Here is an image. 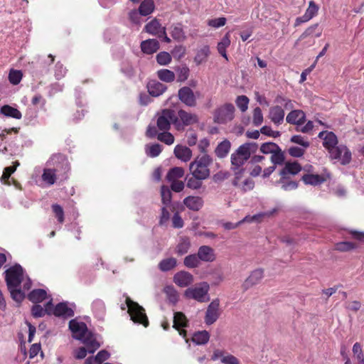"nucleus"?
Wrapping results in <instances>:
<instances>
[{
    "label": "nucleus",
    "mask_w": 364,
    "mask_h": 364,
    "mask_svg": "<svg viewBox=\"0 0 364 364\" xmlns=\"http://www.w3.org/2000/svg\"><path fill=\"white\" fill-rule=\"evenodd\" d=\"M69 328L73 333L75 339L82 341V343H87L92 348L90 352H95L100 346L94 336L88 331L87 327L84 322L77 321L72 319L69 322Z\"/></svg>",
    "instance_id": "f257e3e1"
},
{
    "label": "nucleus",
    "mask_w": 364,
    "mask_h": 364,
    "mask_svg": "<svg viewBox=\"0 0 364 364\" xmlns=\"http://www.w3.org/2000/svg\"><path fill=\"white\" fill-rule=\"evenodd\" d=\"M213 163V159L208 154H201L195 158L189 165L191 175L208 178L210 175V166Z\"/></svg>",
    "instance_id": "f03ea898"
},
{
    "label": "nucleus",
    "mask_w": 364,
    "mask_h": 364,
    "mask_svg": "<svg viewBox=\"0 0 364 364\" xmlns=\"http://www.w3.org/2000/svg\"><path fill=\"white\" fill-rule=\"evenodd\" d=\"M258 149L255 142H247L240 146L231 155V163L235 168L241 167Z\"/></svg>",
    "instance_id": "7ed1b4c3"
},
{
    "label": "nucleus",
    "mask_w": 364,
    "mask_h": 364,
    "mask_svg": "<svg viewBox=\"0 0 364 364\" xmlns=\"http://www.w3.org/2000/svg\"><path fill=\"white\" fill-rule=\"evenodd\" d=\"M49 164L53 165V168H51L55 171L60 181H64L68 179L70 168V164L64 155H53L50 158Z\"/></svg>",
    "instance_id": "20e7f679"
},
{
    "label": "nucleus",
    "mask_w": 364,
    "mask_h": 364,
    "mask_svg": "<svg viewBox=\"0 0 364 364\" xmlns=\"http://www.w3.org/2000/svg\"><path fill=\"white\" fill-rule=\"evenodd\" d=\"M125 301L131 320L135 323L142 324L144 327H147L149 326V320L145 314L144 309L128 296L126 297Z\"/></svg>",
    "instance_id": "39448f33"
},
{
    "label": "nucleus",
    "mask_w": 364,
    "mask_h": 364,
    "mask_svg": "<svg viewBox=\"0 0 364 364\" xmlns=\"http://www.w3.org/2000/svg\"><path fill=\"white\" fill-rule=\"evenodd\" d=\"M171 124H173L177 129H180L181 127L174 110L170 109H163L157 118V128L161 131H168Z\"/></svg>",
    "instance_id": "423d86ee"
},
{
    "label": "nucleus",
    "mask_w": 364,
    "mask_h": 364,
    "mask_svg": "<svg viewBox=\"0 0 364 364\" xmlns=\"http://www.w3.org/2000/svg\"><path fill=\"white\" fill-rule=\"evenodd\" d=\"M209 284L205 282H203L194 287L188 288L184 292V296L188 299H192L203 303L209 301Z\"/></svg>",
    "instance_id": "0eeeda50"
},
{
    "label": "nucleus",
    "mask_w": 364,
    "mask_h": 364,
    "mask_svg": "<svg viewBox=\"0 0 364 364\" xmlns=\"http://www.w3.org/2000/svg\"><path fill=\"white\" fill-rule=\"evenodd\" d=\"M5 280L8 289L19 287L21 283L24 280L23 269L20 264H15L5 272Z\"/></svg>",
    "instance_id": "6e6552de"
},
{
    "label": "nucleus",
    "mask_w": 364,
    "mask_h": 364,
    "mask_svg": "<svg viewBox=\"0 0 364 364\" xmlns=\"http://www.w3.org/2000/svg\"><path fill=\"white\" fill-rule=\"evenodd\" d=\"M235 107L231 103H226L217 109L214 113V121L218 124H225L233 119L235 117Z\"/></svg>",
    "instance_id": "1a4fd4ad"
},
{
    "label": "nucleus",
    "mask_w": 364,
    "mask_h": 364,
    "mask_svg": "<svg viewBox=\"0 0 364 364\" xmlns=\"http://www.w3.org/2000/svg\"><path fill=\"white\" fill-rule=\"evenodd\" d=\"M10 131H0V154L8 156H14L16 154L17 147L14 141L9 136Z\"/></svg>",
    "instance_id": "9d476101"
},
{
    "label": "nucleus",
    "mask_w": 364,
    "mask_h": 364,
    "mask_svg": "<svg viewBox=\"0 0 364 364\" xmlns=\"http://www.w3.org/2000/svg\"><path fill=\"white\" fill-rule=\"evenodd\" d=\"M200 95L199 92H194L188 86L181 87L178 91L179 100L188 107H193L197 104V96Z\"/></svg>",
    "instance_id": "9b49d317"
},
{
    "label": "nucleus",
    "mask_w": 364,
    "mask_h": 364,
    "mask_svg": "<svg viewBox=\"0 0 364 364\" xmlns=\"http://www.w3.org/2000/svg\"><path fill=\"white\" fill-rule=\"evenodd\" d=\"M220 314V300L215 299L207 307L204 317L205 324L210 326L214 323L219 318Z\"/></svg>",
    "instance_id": "f8f14e48"
},
{
    "label": "nucleus",
    "mask_w": 364,
    "mask_h": 364,
    "mask_svg": "<svg viewBox=\"0 0 364 364\" xmlns=\"http://www.w3.org/2000/svg\"><path fill=\"white\" fill-rule=\"evenodd\" d=\"M328 153L332 159L340 161L342 165H347L351 161V152L345 145L337 146Z\"/></svg>",
    "instance_id": "ddd939ff"
},
{
    "label": "nucleus",
    "mask_w": 364,
    "mask_h": 364,
    "mask_svg": "<svg viewBox=\"0 0 364 364\" xmlns=\"http://www.w3.org/2000/svg\"><path fill=\"white\" fill-rule=\"evenodd\" d=\"M264 277V270L261 268L253 270L249 277L245 280L242 287L244 291L258 284Z\"/></svg>",
    "instance_id": "4468645a"
},
{
    "label": "nucleus",
    "mask_w": 364,
    "mask_h": 364,
    "mask_svg": "<svg viewBox=\"0 0 364 364\" xmlns=\"http://www.w3.org/2000/svg\"><path fill=\"white\" fill-rule=\"evenodd\" d=\"M285 116L284 109L279 105H274L269 108L268 117L272 123L279 126L284 122Z\"/></svg>",
    "instance_id": "2eb2a0df"
},
{
    "label": "nucleus",
    "mask_w": 364,
    "mask_h": 364,
    "mask_svg": "<svg viewBox=\"0 0 364 364\" xmlns=\"http://www.w3.org/2000/svg\"><path fill=\"white\" fill-rule=\"evenodd\" d=\"M213 360L220 359L223 364H240V360L234 355L225 353L223 350H215L211 357Z\"/></svg>",
    "instance_id": "dca6fc26"
},
{
    "label": "nucleus",
    "mask_w": 364,
    "mask_h": 364,
    "mask_svg": "<svg viewBox=\"0 0 364 364\" xmlns=\"http://www.w3.org/2000/svg\"><path fill=\"white\" fill-rule=\"evenodd\" d=\"M318 137L323 139V145L328 151L337 146L338 139L336 135L332 132H321Z\"/></svg>",
    "instance_id": "f3484780"
},
{
    "label": "nucleus",
    "mask_w": 364,
    "mask_h": 364,
    "mask_svg": "<svg viewBox=\"0 0 364 364\" xmlns=\"http://www.w3.org/2000/svg\"><path fill=\"white\" fill-rule=\"evenodd\" d=\"M200 261L213 262L216 259V255L213 248L208 245H202L198 250L197 253Z\"/></svg>",
    "instance_id": "a211bd4d"
},
{
    "label": "nucleus",
    "mask_w": 364,
    "mask_h": 364,
    "mask_svg": "<svg viewBox=\"0 0 364 364\" xmlns=\"http://www.w3.org/2000/svg\"><path fill=\"white\" fill-rule=\"evenodd\" d=\"M174 283L180 287H186L193 282V276L186 271H180L173 276Z\"/></svg>",
    "instance_id": "6ab92c4d"
},
{
    "label": "nucleus",
    "mask_w": 364,
    "mask_h": 364,
    "mask_svg": "<svg viewBox=\"0 0 364 364\" xmlns=\"http://www.w3.org/2000/svg\"><path fill=\"white\" fill-rule=\"evenodd\" d=\"M305 120L306 114L300 109L291 110L286 117V121L291 124L301 125Z\"/></svg>",
    "instance_id": "aec40b11"
},
{
    "label": "nucleus",
    "mask_w": 364,
    "mask_h": 364,
    "mask_svg": "<svg viewBox=\"0 0 364 364\" xmlns=\"http://www.w3.org/2000/svg\"><path fill=\"white\" fill-rule=\"evenodd\" d=\"M52 314L58 317L69 318L73 316L74 311L67 303L62 302L57 304L55 308L52 306Z\"/></svg>",
    "instance_id": "412c9836"
},
{
    "label": "nucleus",
    "mask_w": 364,
    "mask_h": 364,
    "mask_svg": "<svg viewBox=\"0 0 364 364\" xmlns=\"http://www.w3.org/2000/svg\"><path fill=\"white\" fill-rule=\"evenodd\" d=\"M322 29L318 26V24H313L309 26L300 36V40H304L309 38L308 42L314 43L315 38L319 37L321 35Z\"/></svg>",
    "instance_id": "4be33fe9"
},
{
    "label": "nucleus",
    "mask_w": 364,
    "mask_h": 364,
    "mask_svg": "<svg viewBox=\"0 0 364 364\" xmlns=\"http://www.w3.org/2000/svg\"><path fill=\"white\" fill-rule=\"evenodd\" d=\"M183 204L193 211H198L203 205V200L199 196H189L183 199Z\"/></svg>",
    "instance_id": "5701e85b"
},
{
    "label": "nucleus",
    "mask_w": 364,
    "mask_h": 364,
    "mask_svg": "<svg viewBox=\"0 0 364 364\" xmlns=\"http://www.w3.org/2000/svg\"><path fill=\"white\" fill-rule=\"evenodd\" d=\"M318 10V5L314 1H310L304 15L301 17H297L295 23H306L309 21L317 14Z\"/></svg>",
    "instance_id": "b1692460"
},
{
    "label": "nucleus",
    "mask_w": 364,
    "mask_h": 364,
    "mask_svg": "<svg viewBox=\"0 0 364 364\" xmlns=\"http://www.w3.org/2000/svg\"><path fill=\"white\" fill-rule=\"evenodd\" d=\"M147 89L149 95L153 97H159L166 90L167 87L165 85L160 82L152 80L148 83Z\"/></svg>",
    "instance_id": "393cba45"
},
{
    "label": "nucleus",
    "mask_w": 364,
    "mask_h": 364,
    "mask_svg": "<svg viewBox=\"0 0 364 364\" xmlns=\"http://www.w3.org/2000/svg\"><path fill=\"white\" fill-rule=\"evenodd\" d=\"M301 170L300 164L297 162H287L281 170L279 174L282 178H287V175H296Z\"/></svg>",
    "instance_id": "a878e982"
},
{
    "label": "nucleus",
    "mask_w": 364,
    "mask_h": 364,
    "mask_svg": "<svg viewBox=\"0 0 364 364\" xmlns=\"http://www.w3.org/2000/svg\"><path fill=\"white\" fill-rule=\"evenodd\" d=\"M31 312L35 318L43 317L46 314H52V301H48L44 309L41 305H34L31 309Z\"/></svg>",
    "instance_id": "bb28decb"
},
{
    "label": "nucleus",
    "mask_w": 364,
    "mask_h": 364,
    "mask_svg": "<svg viewBox=\"0 0 364 364\" xmlns=\"http://www.w3.org/2000/svg\"><path fill=\"white\" fill-rule=\"evenodd\" d=\"M178 116L181 120L183 126H188L197 123L198 121L196 114L188 112L183 109L178 110Z\"/></svg>",
    "instance_id": "cd10ccee"
},
{
    "label": "nucleus",
    "mask_w": 364,
    "mask_h": 364,
    "mask_svg": "<svg viewBox=\"0 0 364 364\" xmlns=\"http://www.w3.org/2000/svg\"><path fill=\"white\" fill-rule=\"evenodd\" d=\"M174 154L178 159L186 162L191 159L192 151L187 146L177 145L174 149Z\"/></svg>",
    "instance_id": "c85d7f7f"
},
{
    "label": "nucleus",
    "mask_w": 364,
    "mask_h": 364,
    "mask_svg": "<svg viewBox=\"0 0 364 364\" xmlns=\"http://www.w3.org/2000/svg\"><path fill=\"white\" fill-rule=\"evenodd\" d=\"M141 50L146 54H152L159 48V43L157 40L149 39L141 43Z\"/></svg>",
    "instance_id": "c756f323"
},
{
    "label": "nucleus",
    "mask_w": 364,
    "mask_h": 364,
    "mask_svg": "<svg viewBox=\"0 0 364 364\" xmlns=\"http://www.w3.org/2000/svg\"><path fill=\"white\" fill-rule=\"evenodd\" d=\"M92 309L95 317L99 320H102L105 316L106 308L103 301L96 299L92 302Z\"/></svg>",
    "instance_id": "7c9ffc66"
},
{
    "label": "nucleus",
    "mask_w": 364,
    "mask_h": 364,
    "mask_svg": "<svg viewBox=\"0 0 364 364\" xmlns=\"http://www.w3.org/2000/svg\"><path fill=\"white\" fill-rule=\"evenodd\" d=\"M28 298L31 302L38 304L47 298V292L42 289H33L28 294Z\"/></svg>",
    "instance_id": "2f4dec72"
},
{
    "label": "nucleus",
    "mask_w": 364,
    "mask_h": 364,
    "mask_svg": "<svg viewBox=\"0 0 364 364\" xmlns=\"http://www.w3.org/2000/svg\"><path fill=\"white\" fill-rule=\"evenodd\" d=\"M230 45V39L229 33H227L225 36L220 40V41L218 43L217 49L218 53L226 60H228V55L226 53V49Z\"/></svg>",
    "instance_id": "473e14b6"
},
{
    "label": "nucleus",
    "mask_w": 364,
    "mask_h": 364,
    "mask_svg": "<svg viewBox=\"0 0 364 364\" xmlns=\"http://www.w3.org/2000/svg\"><path fill=\"white\" fill-rule=\"evenodd\" d=\"M205 179L206 178L203 177H198V176L196 175H191V176H187L186 178V186L192 190H198L201 188L202 181Z\"/></svg>",
    "instance_id": "72a5a7b5"
},
{
    "label": "nucleus",
    "mask_w": 364,
    "mask_h": 364,
    "mask_svg": "<svg viewBox=\"0 0 364 364\" xmlns=\"http://www.w3.org/2000/svg\"><path fill=\"white\" fill-rule=\"evenodd\" d=\"M210 55V48L208 46H203L198 50L196 55L194 58V61L196 65H200L205 63Z\"/></svg>",
    "instance_id": "f704fd0d"
},
{
    "label": "nucleus",
    "mask_w": 364,
    "mask_h": 364,
    "mask_svg": "<svg viewBox=\"0 0 364 364\" xmlns=\"http://www.w3.org/2000/svg\"><path fill=\"white\" fill-rule=\"evenodd\" d=\"M305 184L317 186L323 183L326 179L323 176L318 174H305L302 177Z\"/></svg>",
    "instance_id": "c9c22d12"
},
{
    "label": "nucleus",
    "mask_w": 364,
    "mask_h": 364,
    "mask_svg": "<svg viewBox=\"0 0 364 364\" xmlns=\"http://www.w3.org/2000/svg\"><path fill=\"white\" fill-rule=\"evenodd\" d=\"M154 9V0H144L139 6V12L141 16H146L149 15Z\"/></svg>",
    "instance_id": "e433bc0d"
},
{
    "label": "nucleus",
    "mask_w": 364,
    "mask_h": 364,
    "mask_svg": "<svg viewBox=\"0 0 364 364\" xmlns=\"http://www.w3.org/2000/svg\"><path fill=\"white\" fill-rule=\"evenodd\" d=\"M232 184L235 186L239 187L244 192L251 191L255 187V182L251 178H247L240 183L239 181L238 176L235 177V179L234 180Z\"/></svg>",
    "instance_id": "4c0bfd02"
},
{
    "label": "nucleus",
    "mask_w": 364,
    "mask_h": 364,
    "mask_svg": "<svg viewBox=\"0 0 364 364\" xmlns=\"http://www.w3.org/2000/svg\"><path fill=\"white\" fill-rule=\"evenodd\" d=\"M277 211L276 208H274L271 211H267L264 213H258L256 215H254L252 216L247 215L245 216L242 220H240L239 223H240V225L244 223H252L254 221H259L261 218L264 217H269L273 213H274Z\"/></svg>",
    "instance_id": "58836bf2"
},
{
    "label": "nucleus",
    "mask_w": 364,
    "mask_h": 364,
    "mask_svg": "<svg viewBox=\"0 0 364 364\" xmlns=\"http://www.w3.org/2000/svg\"><path fill=\"white\" fill-rule=\"evenodd\" d=\"M191 247V241L188 237H181L178 244L176 246V251L178 255L186 254Z\"/></svg>",
    "instance_id": "ea45409f"
},
{
    "label": "nucleus",
    "mask_w": 364,
    "mask_h": 364,
    "mask_svg": "<svg viewBox=\"0 0 364 364\" xmlns=\"http://www.w3.org/2000/svg\"><path fill=\"white\" fill-rule=\"evenodd\" d=\"M230 142L228 140H224L220 142L216 147L215 152L218 157H225L230 149Z\"/></svg>",
    "instance_id": "a19ab883"
},
{
    "label": "nucleus",
    "mask_w": 364,
    "mask_h": 364,
    "mask_svg": "<svg viewBox=\"0 0 364 364\" xmlns=\"http://www.w3.org/2000/svg\"><path fill=\"white\" fill-rule=\"evenodd\" d=\"M188 326V320L182 312H175L173 316V328L178 330Z\"/></svg>",
    "instance_id": "79ce46f5"
},
{
    "label": "nucleus",
    "mask_w": 364,
    "mask_h": 364,
    "mask_svg": "<svg viewBox=\"0 0 364 364\" xmlns=\"http://www.w3.org/2000/svg\"><path fill=\"white\" fill-rule=\"evenodd\" d=\"M177 260L174 257L162 259L159 264V268L162 272H168L176 267Z\"/></svg>",
    "instance_id": "37998d69"
},
{
    "label": "nucleus",
    "mask_w": 364,
    "mask_h": 364,
    "mask_svg": "<svg viewBox=\"0 0 364 364\" xmlns=\"http://www.w3.org/2000/svg\"><path fill=\"white\" fill-rule=\"evenodd\" d=\"M41 177L42 180L48 186L53 185L58 179L55 171L51 168H45Z\"/></svg>",
    "instance_id": "c03bdc74"
},
{
    "label": "nucleus",
    "mask_w": 364,
    "mask_h": 364,
    "mask_svg": "<svg viewBox=\"0 0 364 364\" xmlns=\"http://www.w3.org/2000/svg\"><path fill=\"white\" fill-rule=\"evenodd\" d=\"M157 76L161 81L165 82H172L176 77L175 73L168 69H161L158 70Z\"/></svg>",
    "instance_id": "a18cd8bd"
},
{
    "label": "nucleus",
    "mask_w": 364,
    "mask_h": 364,
    "mask_svg": "<svg viewBox=\"0 0 364 364\" xmlns=\"http://www.w3.org/2000/svg\"><path fill=\"white\" fill-rule=\"evenodd\" d=\"M209 338V333L207 331H202L193 334V341L198 345H204L208 342Z\"/></svg>",
    "instance_id": "49530a36"
},
{
    "label": "nucleus",
    "mask_w": 364,
    "mask_h": 364,
    "mask_svg": "<svg viewBox=\"0 0 364 364\" xmlns=\"http://www.w3.org/2000/svg\"><path fill=\"white\" fill-rule=\"evenodd\" d=\"M1 113L6 117H11L15 119H21L22 115L19 110L9 105H4L1 109Z\"/></svg>",
    "instance_id": "de8ad7c7"
},
{
    "label": "nucleus",
    "mask_w": 364,
    "mask_h": 364,
    "mask_svg": "<svg viewBox=\"0 0 364 364\" xmlns=\"http://www.w3.org/2000/svg\"><path fill=\"white\" fill-rule=\"evenodd\" d=\"M162 151V147L159 144H146L145 146L146 154L151 158L158 156Z\"/></svg>",
    "instance_id": "09e8293b"
},
{
    "label": "nucleus",
    "mask_w": 364,
    "mask_h": 364,
    "mask_svg": "<svg viewBox=\"0 0 364 364\" xmlns=\"http://www.w3.org/2000/svg\"><path fill=\"white\" fill-rule=\"evenodd\" d=\"M183 264L186 267L192 269L199 267L200 261L197 254H191L184 258Z\"/></svg>",
    "instance_id": "8fccbe9b"
},
{
    "label": "nucleus",
    "mask_w": 364,
    "mask_h": 364,
    "mask_svg": "<svg viewBox=\"0 0 364 364\" xmlns=\"http://www.w3.org/2000/svg\"><path fill=\"white\" fill-rule=\"evenodd\" d=\"M145 30L148 33L161 37V35H165L166 28L162 24H146Z\"/></svg>",
    "instance_id": "3c124183"
},
{
    "label": "nucleus",
    "mask_w": 364,
    "mask_h": 364,
    "mask_svg": "<svg viewBox=\"0 0 364 364\" xmlns=\"http://www.w3.org/2000/svg\"><path fill=\"white\" fill-rule=\"evenodd\" d=\"M270 161L273 164V166H275V167H277V166H282L284 164L285 156L281 148H279L273 154H272Z\"/></svg>",
    "instance_id": "603ef678"
},
{
    "label": "nucleus",
    "mask_w": 364,
    "mask_h": 364,
    "mask_svg": "<svg viewBox=\"0 0 364 364\" xmlns=\"http://www.w3.org/2000/svg\"><path fill=\"white\" fill-rule=\"evenodd\" d=\"M184 175V169L181 167H174L169 170L166 175V179L168 181H176L182 178Z\"/></svg>",
    "instance_id": "864d4df0"
},
{
    "label": "nucleus",
    "mask_w": 364,
    "mask_h": 364,
    "mask_svg": "<svg viewBox=\"0 0 364 364\" xmlns=\"http://www.w3.org/2000/svg\"><path fill=\"white\" fill-rule=\"evenodd\" d=\"M280 147L274 142H265L260 146V151L264 154H273Z\"/></svg>",
    "instance_id": "5fc2aeb1"
},
{
    "label": "nucleus",
    "mask_w": 364,
    "mask_h": 364,
    "mask_svg": "<svg viewBox=\"0 0 364 364\" xmlns=\"http://www.w3.org/2000/svg\"><path fill=\"white\" fill-rule=\"evenodd\" d=\"M176 72L177 73V81L183 82L188 78L190 70L187 66H181L177 67Z\"/></svg>",
    "instance_id": "6e6d98bb"
},
{
    "label": "nucleus",
    "mask_w": 364,
    "mask_h": 364,
    "mask_svg": "<svg viewBox=\"0 0 364 364\" xmlns=\"http://www.w3.org/2000/svg\"><path fill=\"white\" fill-rule=\"evenodd\" d=\"M164 292L171 303L176 304L178 301V294L173 286L166 287L164 288Z\"/></svg>",
    "instance_id": "4d7b16f0"
},
{
    "label": "nucleus",
    "mask_w": 364,
    "mask_h": 364,
    "mask_svg": "<svg viewBox=\"0 0 364 364\" xmlns=\"http://www.w3.org/2000/svg\"><path fill=\"white\" fill-rule=\"evenodd\" d=\"M10 291L11 298L16 302H21L25 298V293L19 287H12L8 289Z\"/></svg>",
    "instance_id": "13d9d810"
},
{
    "label": "nucleus",
    "mask_w": 364,
    "mask_h": 364,
    "mask_svg": "<svg viewBox=\"0 0 364 364\" xmlns=\"http://www.w3.org/2000/svg\"><path fill=\"white\" fill-rule=\"evenodd\" d=\"M161 195L163 204L168 205L171 203L172 194L168 187L162 186L161 188Z\"/></svg>",
    "instance_id": "bf43d9fd"
},
{
    "label": "nucleus",
    "mask_w": 364,
    "mask_h": 364,
    "mask_svg": "<svg viewBox=\"0 0 364 364\" xmlns=\"http://www.w3.org/2000/svg\"><path fill=\"white\" fill-rule=\"evenodd\" d=\"M164 132L159 133L157 135V139L161 142L165 143L167 145H171L174 142V136L172 134L167 131H163Z\"/></svg>",
    "instance_id": "052dcab7"
},
{
    "label": "nucleus",
    "mask_w": 364,
    "mask_h": 364,
    "mask_svg": "<svg viewBox=\"0 0 364 364\" xmlns=\"http://www.w3.org/2000/svg\"><path fill=\"white\" fill-rule=\"evenodd\" d=\"M263 114L260 107H257L253 110L252 123L255 126L258 127L263 122Z\"/></svg>",
    "instance_id": "680f3d73"
},
{
    "label": "nucleus",
    "mask_w": 364,
    "mask_h": 364,
    "mask_svg": "<svg viewBox=\"0 0 364 364\" xmlns=\"http://www.w3.org/2000/svg\"><path fill=\"white\" fill-rule=\"evenodd\" d=\"M235 103L241 112H245L248 108L249 99L245 95H240L237 97Z\"/></svg>",
    "instance_id": "e2e57ef3"
},
{
    "label": "nucleus",
    "mask_w": 364,
    "mask_h": 364,
    "mask_svg": "<svg viewBox=\"0 0 364 364\" xmlns=\"http://www.w3.org/2000/svg\"><path fill=\"white\" fill-rule=\"evenodd\" d=\"M156 61L161 65H166L171 61V55L165 51L160 52L156 55Z\"/></svg>",
    "instance_id": "0e129e2a"
},
{
    "label": "nucleus",
    "mask_w": 364,
    "mask_h": 364,
    "mask_svg": "<svg viewBox=\"0 0 364 364\" xmlns=\"http://www.w3.org/2000/svg\"><path fill=\"white\" fill-rule=\"evenodd\" d=\"M85 347H80L75 351V357L77 359H83L86 357L87 353H94L95 352H90V349L92 348L89 346V344L84 343Z\"/></svg>",
    "instance_id": "69168bd1"
},
{
    "label": "nucleus",
    "mask_w": 364,
    "mask_h": 364,
    "mask_svg": "<svg viewBox=\"0 0 364 364\" xmlns=\"http://www.w3.org/2000/svg\"><path fill=\"white\" fill-rule=\"evenodd\" d=\"M22 78V73L20 70H11L9 74V82L13 85H18Z\"/></svg>",
    "instance_id": "338daca9"
},
{
    "label": "nucleus",
    "mask_w": 364,
    "mask_h": 364,
    "mask_svg": "<svg viewBox=\"0 0 364 364\" xmlns=\"http://www.w3.org/2000/svg\"><path fill=\"white\" fill-rule=\"evenodd\" d=\"M52 210L58 221L60 223H63L65 220L64 211L63 208L58 204H53L52 205Z\"/></svg>",
    "instance_id": "774afa93"
}]
</instances>
